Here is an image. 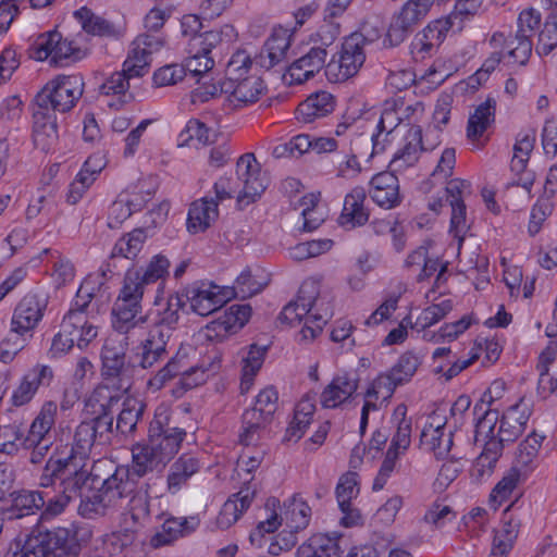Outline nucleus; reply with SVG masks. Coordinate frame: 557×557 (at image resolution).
Returning <instances> with one entry per match:
<instances>
[{
	"instance_id": "1",
	"label": "nucleus",
	"mask_w": 557,
	"mask_h": 557,
	"mask_svg": "<svg viewBox=\"0 0 557 557\" xmlns=\"http://www.w3.org/2000/svg\"><path fill=\"white\" fill-rule=\"evenodd\" d=\"M92 483L94 478L86 468V462L69 460L65 456L50 455L39 478V486L52 487L55 494L50 496L42 516L55 517L62 513L72 500L76 499H81L78 511L83 516L98 512L99 507H113L114 505L96 503L101 487L92 497L88 496Z\"/></svg>"
},
{
	"instance_id": "2",
	"label": "nucleus",
	"mask_w": 557,
	"mask_h": 557,
	"mask_svg": "<svg viewBox=\"0 0 557 557\" xmlns=\"http://www.w3.org/2000/svg\"><path fill=\"white\" fill-rule=\"evenodd\" d=\"M160 444L150 441L136 444L132 449L129 466H119L115 471L102 482L101 493L96 503L116 505L119 500L129 496L140 479L164 467L173 457L165 453Z\"/></svg>"
},
{
	"instance_id": "3",
	"label": "nucleus",
	"mask_w": 557,
	"mask_h": 557,
	"mask_svg": "<svg viewBox=\"0 0 557 557\" xmlns=\"http://www.w3.org/2000/svg\"><path fill=\"white\" fill-rule=\"evenodd\" d=\"M145 342L140 341L127 357V343L117 337H108L100 351V375L104 383H110L119 391L126 392L132 386L133 377L138 370H148L159 363L158 357L147 359L144 354Z\"/></svg>"
},
{
	"instance_id": "4",
	"label": "nucleus",
	"mask_w": 557,
	"mask_h": 557,
	"mask_svg": "<svg viewBox=\"0 0 557 557\" xmlns=\"http://www.w3.org/2000/svg\"><path fill=\"white\" fill-rule=\"evenodd\" d=\"M237 181L222 176L213 185L218 202L237 195L238 205L255 202L267 189L268 178L261 173L253 153L240 156L236 163Z\"/></svg>"
},
{
	"instance_id": "5",
	"label": "nucleus",
	"mask_w": 557,
	"mask_h": 557,
	"mask_svg": "<svg viewBox=\"0 0 557 557\" xmlns=\"http://www.w3.org/2000/svg\"><path fill=\"white\" fill-rule=\"evenodd\" d=\"M21 547L26 557H77L81 552L76 531L62 527L33 531Z\"/></svg>"
},
{
	"instance_id": "6",
	"label": "nucleus",
	"mask_w": 557,
	"mask_h": 557,
	"mask_svg": "<svg viewBox=\"0 0 557 557\" xmlns=\"http://www.w3.org/2000/svg\"><path fill=\"white\" fill-rule=\"evenodd\" d=\"M186 301L182 294H171L164 307L157 310L156 318L151 320V325L145 339L144 354L147 359L158 357L161 361L168 356V342L175 330L180 311L185 307Z\"/></svg>"
},
{
	"instance_id": "7",
	"label": "nucleus",
	"mask_w": 557,
	"mask_h": 557,
	"mask_svg": "<svg viewBox=\"0 0 557 557\" xmlns=\"http://www.w3.org/2000/svg\"><path fill=\"white\" fill-rule=\"evenodd\" d=\"M83 92L82 75H58L35 96L33 107L52 114L66 113L75 107Z\"/></svg>"
},
{
	"instance_id": "8",
	"label": "nucleus",
	"mask_w": 557,
	"mask_h": 557,
	"mask_svg": "<svg viewBox=\"0 0 557 557\" xmlns=\"http://www.w3.org/2000/svg\"><path fill=\"white\" fill-rule=\"evenodd\" d=\"M137 274H125L123 286L113 305V329L120 334H127L132 329L148 322L150 315H137L141 312L144 289L138 286Z\"/></svg>"
},
{
	"instance_id": "9",
	"label": "nucleus",
	"mask_w": 557,
	"mask_h": 557,
	"mask_svg": "<svg viewBox=\"0 0 557 557\" xmlns=\"http://www.w3.org/2000/svg\"><path fill=\"white\" fill-rule=\"evenodd\" d=\"M515 35L505 41L504 58L508 64L525 65L533 49L532 37L541 25V13L533 8L524 9L519 13Z\"/></svg>"
},
{
	"instance_id": "10",
	"label": "nucleus",
	"mask_w": 557,
	"mask_h": 557,
	"mask_svg": "<svg viewBox=\"0 0 557 557\" xmlns=\"http://www.w3.org/2000/svg\"><path fill=\"white\" fill-rule=\"evenodd\" d=\"M34 55L37 60L50 58V64L64 67L81 61L85 51L73 40L63 38L58 30H51L37 37L33 45Z\"/></svg>"
},
{
	"instance_id": "11",
	"label": "nucleus",
	"mask_w": 557,
	"mask_h": 557,
	"mask_svg": "<svg viewBox=\"0 0 557 557\" xmlns=\"http://www.w3.org/2000/svg\"><path fill=\"white\" fill-rule=\"evenodd\" d=\"M278 393L273 386L265 387L256 397L255 406L242 416L243 431L239 442L250 445L258 440L259 431L271 422L277 410Z\"/></svg>"
},
{
	"instance_id": "12",
	"label": "nucleus",
	"mask_w": 557,
	"mask_h": 557,
	"mask_svg": "<svg viewBox=\"0 0 557 557\" xmlns=\"http://www.w3.org/2000/svg\"><path fill=\"white\" fill-rule=\"evenodd\" d=\"M434 2L435 0H408L399 12L393 15L383 40L384 47L394 48L403 44L426 17Z\"/></svg>"
},
{
	"instance_id": "13",
	"label": "nucleus",
	"mask_w": 557,
	"mask_h": 557,
	"mask_svg": "<svg viewBox=\"0 0 557 557\" xmlns=\"http://www.w3.org/2000/svg\"><path fill=\"white\" fill-rule=\"evenodd\" d=\"M187 432L175 424L171 411L165 406L157 407L148 428V441L160 444L162 449L174 457L181 448Z\"/></svg>"
},
{
	"instance_id": "14",
	"label": "nucleus",
	"mask_w": 557,
	"mask_h": 557,
	"mask_svg": "<svg viewBox=\"0 0 557 557\" xmlns=\"http://www.w3.org/2000/svg\"><path fill=\"white\" fill-rule=\"evenodd\" d=\"M185 301H189L191 310L207 317L222 308L233 298L228 287H221L211 282H195L184 289Z\"/></svg>"
},
{
	"instance_id": "15",
	"label": "nucleus",
	"mask_w": 557,
	"mask_h": 557,
	"mask_svg": "<svg viewBox=\"0 0 557 557\" xmlns=\"http://www.w3.org/2000/svg\"><path fill=\"white\" fill-rule=\"evenodd\" d=\"M49 492L35 491V490H21L11 493V503L0 508L1 521H14L27 517L35 516L41 511L40 518L44 517L42 512L49 503Z\"/></svg>"
},
{
	"instance_id": "16",
	"label": "nucleus",
	"mask_w": 557,
	"mask_h": 557,
	"mask_svg": "<svg viewBox=\"0 0 557 557\" xmlns=\"http://www.w3.org/2000/svg\"><path fill=\"white\" fill-rule=\"evenodd\" d=\"M49 304V298L41 292L27 293L15 306L11 325L20 333L33 334L41 322Z\"/></svg>"
},
{
	"instance_id": "17",
	"label": "nucleus",
	"mask_w": 557,
	"mask_h": 557,
	"mask_svg": "<svg viewBox=\"0 0 557 557\" xmlns=\"http://www.w3.org/2000/svg\"><path fill=\"white\" fill-rule=\"evenodd\" d=\"M360 40L358 36L345 38L338 60H331L326 65V76L330 79L344 82L359 72L366 61Z\"/></svg>"
},
{
	"instance_id": "18",
	"label": "nucleus",
	"mask_w": 557,
	"mask_h": 557,
	"mask_svg": "<svg viewBox=\"0 0 557 557\" xmlns=\"http://www.w3.org/2000/svg\"><path fill=\"white\" fill-rule=\"evenodd\" d=\"M453 27L451 17L431 21L421 32L417 33L410 44V52L414 60H424L436 53Z\"/></svg>"
},
{
	"instance_id": "19",
	"label": "nucleus",
	"mask_w": 557,
	"mask_h": 557,
	"mask_svg": "<svg viewBox=\"0 0 557 557\" xmlns=\"http://www.w3.org/2000/svg\"><path fill=\"white\" fill-rule=\"evenodd\" d=\"M54 379V372L47 364L37 363L28 370L21 379L20 384L12 392L11 403L14 407H22L29 404L38 389L48 387Z\"/></svg>"
},
{
	"instance_id": "20",
	"label": "nucleus",
	"mask_w": 557,
	"mask_h": 557,
	"mask_svg": "<svg viewBox=\"0 0 557 557\" xmlns=\"http://www.w3.org/2000/svg\"><path fill=\"white\" fill-rule=\"evenodd\" d=\"M326 57L327 51L325 48L311 47L306 54L295 60L286 69V72L283 74L284 81L288 82L290 85H300L309 81L323 67L326 69Z\"/></svg>"
},
{
	"instance_id": "21",
	"label": "nucleus",
	"mask_w": 557,
	"mask_h": 557,
	"mask_svg": "<svg viewBox=\"0 0 557 557\" xmlns=\"http://www.w3.org/2000/svg\"><path fill=\"white\" fill-rule=\"evenodd\" d=\"M330 314L327 311L324 313L319 312H304L300 309V304L296 300L287 304L278 315L283 323L290 326L300 324L305 319L304 327L300 331L302 339H313L322 332L323 325L326 323Z\"/></svg>"
},
{
	"instance_id": "22",
	"label": "nucleus",
	"mask_w": 557,
	"mask_h": 557,
	"mask_svg": "<svg viewBox=\"0 0 557 557\" xmlns=\"http://www.w3.org/2000/svg\"><path fill=\"white\" fill-rule=\"evenodd\" d=\"M200 525L198 516L169 517L164 520L159 531L151 537L150 544L154 548L171 545L178 539L189 536Z\"/></svg>"
},
{
	"instance_id": "23",
	"label": "nucleus",
	"mask_w": 557,
	"mask_h": 557,
	"mask_svg": "<svg viewBox=\"0 0 557 557\" xmlns=\"http://www.w3.org/2000/svg\"><path fill=\"white\" fill-rule=\"evenodd\" d=\"M149 72V64L136 57L126 58L121 72L113 73L100 87L102 95H124L129 88L133 78L145 76Z\"/></svg>"
},
{
	"instance_id": "24",
	"label": "nucleus",
	"mask_w": 557,
	"mask_h": 557,
	"mask_svg": "<svg viewBox=\"0 0 557 557\" xmlns=\"http://www.w3.org/2000/svg\"><path fill=\"white\" fill-rule=\"evenodd\" d=\"M370 197L383 209H393L400 205L398 177L391 171L375 174L370 181Z\"/></svg>"
},
{
	"instance_id": "25",
	"label": "nucleus",
	"mask_w": 557,
	"mask_h": 557,
	"mask_svg": "<svg viewBox=\"0 0 557 557\" xmlns=\"http://www.w3.org/2000/svg\"><path fill=\"white\" fill-rule=\"evenodd\" d=\"M359 375L356 372H344L335 375L323 389L320 403L324 408H337L348 400L358 389Z\"/></svg>"
},
{
	"instance_id": "26",
	"label": "nucleus",
	"mask_w": 557,
	"mask_h": 557,
	"mask_svg": "<svg viewBox=\"0 0 557 557\" xmlns=\"http://www.w3.org/2000/svg\"><path fill=\"white\" fill-rule=\"evenodd\" d=\"M199 459L189 454H183L169 467L166 473V492L174 496L189 486L190 480L199 472Z\"/></svg>"
},
{
	"instance_id": "27",
	"label": "nucleus",
	"mask_w": 557,
	"mask_h": 557,
	"mask_svg": "<svg viewBox=\"0 0 557 557\" xmlns=\"http://www.w3.org/2000/svg\"><path fill=\"white\" fill-rule=\"evenodd\" d=\"M251 315L249 305H232L216 320L207 325L208 337L224 338L245 326Z\"/></svg>"
},
{
	"instance_id": "28",
	"label": "nucleus",
	"mask_w": 557,
	"mask_h": 557,
	"mask_svg": "<svg viewBox=\"0 0 557 557\" xmlns=\"http://www.w3.org/2000/svg\"><path fill=\"white\" fill-rule=\"evenodd\" d=\"M98 438L92 432V426L87 421H82L76 428L72 446H57L51 455L65 456L69 460L86 462Z\"/></svg>"
},
{
	"instance_id": "29",
	"label": "nucleus",
	"mask_w": 557,
	"mask_h": 557,
	"mask_svg": "<svg viewBox=\"0 0 557 557\" xmlns=\"http://www.w3.org/2000/svg\"><path fill=\"white\" fill-rule=\"evenodd\" d=\"M60 330L66 337H72L79 349L86 348L98 335L97 327L88 321L87 314L77 311H67Z\"/></svg>"
},
{
	"instance_id": "30",
	"label": "nucleus",
	"mask_w": 557,
	"mask_h": 557,
	"mask_svg": "<svg viewBox=\"0 0 557 557\" xmlns=\"http://www.w3.org/2000/svg\"><path fill=\"white\" fill-rule=\"evenodd\" d=\"M367 198L363 187L357 186L345 196L338 223L346 228L364 225L369 220V211L364 207Z\"/></svg>"
},
{
	"instance_id": "31",
	"label": "nucleus",
	"mask_w": 557,
	"mask_h": 557,
	"mask_svg": "<svg viewBox=\"0 0 557 557\" xmlns=\"http://www.w3.org/2000/svg\"><path fill=\"white\" fill-rule=\"evenodd\" d=\"M290 47V35L287 29H275L267 39L258 57L261 67L271 70L283 63Z\"/></svg>"
},
{
	"instance_id": "32",
	"label": "nucleus",
	"mask_w": 557,
	"mask_h": 557,
	"mask_svg": "<svg viewBox=\"0 0 557 557\" xmlns=\"http://www.w3.org/2000/svg\"><path fill=\"white\" fill-rule=\"evenodd\" d=\"M335 109V98L331 92L318 91L310 95L296 109V119L301 123H313L331 114Z\"/></svg>"
},
{
	"instance_id": "33",
	"label": "nucleus",
	"mask_w": 557,
	"mask_h": 557,
	"mask_svg": "<svg viewBox=\"0 0 557 557\" xmlns=\"http://www.w3.org/2000/svg\"><path fill=\"white\" fill-rule=\"evenodd\" d=\"M33 141L42 151H49L58 141L55 114L33 107Z\"/></svg>"
},
{
	"instance_id": "34",
	"label": "nucleus",
	"mask_w": 557,
	"mask_h": 557,
	"mask_svg": "<svg viewBox=\"0 0 557 557\" xmlns=\"http://www.w3.org/2000/svg\"><path fill=\"white\" fill-rule=\"evenodd\" d=\"M530 414L528 406L523 404V399H520L504 412L497 435L507 443L515 442L522 434Z\"/></svg>"
},
{
	"instance_id": "35",
	"label": "nucleus",
	"mask_w": 557,
	"mask_h": 557,
	"mask_svg": "<svg viewBox=\"0 0 557 557\" xmlns=\"http://www.w3.org/2000/svg\"><path fill=\"white\" fill-rule=\"evenodd\" d=\"M255 497V491L249 487L242 488L233 494L222 506L216 524L220 529L225 530L232 527L240 516L250 507Z\"/></svg>"
},
{
	"instance_id": "36",
	"label": "nucleus",
	"mask_w": 557,
	"mask_h": 557,
	"mask_svg": "<svg viewBox=\"0 0 557 557\" xmlns=\"http://www.w3.org/2000/svg\"><path fill=\"white\" fill-rule=\"evenodd\" d=\"M406 144L399 149L392 159L389 166L393 171H404L414 165L419 160L422 146V128L420 126H411L405 137Z\"/></svg>"
},
{
	"instance_id": "37",
	"label": "nucleus",
	"mask_w": 557,
	"mask_h": 557,
	"mask_svg": "<svg viewBox=\"0 0 557 557\" xmlns=\"http://www.w3.org/2000/svg\"><path fill=\"white\" fill-rule=\"evenodd\" d=\"M218 201L213 198H202L191 203L187 216L188 232L196 234L206 231L218 218Z\"/></svg>"
},
{
	"instance_id": "38",
	"label": "nucleus",
	"mask_w": 557,
	"mask_h": 557,
	"mask_svg": "<svg viewBox=\"0 0 557 557\" xmlns=\"http://www.w3.org/2000/svg\"><path fill=\"white\" fill-rule=\"evenodd\" d=\"M420 443L428 450L433 451L437 459H444L448 456L453 442V432L445 434V423L433 425L425 424L421 435Z\"/></svg>"
},
{
	"instance_id": "39",
	"label": "nucleus",
	"mask_w": 557,
	"mask_h": 557,
	"mask_svg": "<svg viewBox=\"0 0 557 557\" xmlns=\"http://www.w3.org/2000/svg\"><path fill=\"white\" fill-rule=\"evenodd\" d=\"M401 117L396 112V101H386L377 122V132L372 135V154L381 153L385 149L386 137L399 125Z\"/></svg>"
},
{
	"instance_id": "40",
	"label": "nucleus",
	"mask_w": 557,
	"mask_h": 557,
	"mask_svg": "<svg viewBox=\"0 0 557 557\" xmlns=\"http://www.w3.org/2000/svg\"><path fill=\"white\" fill-rule=\"evenodd\" d=\"M543 440L544 436L532 433L519 444L512 467L519 470L522 475L528 476L535 468Z\"/></svg>"
},
{
	"instance_id": "41",
	"label": "nucleus",
	"mask_w": 557,
	"mask_h": 557,
	"mask_svg": "<svg viewBox=\"0 0 557 557\" xmlns=\"http://www.w3.org/2000/svg\"><path fill=\"white\" fill-rule=\"evenodd\" d=\"M496 101L487 98L483 103L479 104L474 113L470 115L467 125V137L474 141L478 140L484 132L495 121Z\"/></svg>"
},
{
	"instance_id": "42",
	"label": "nucleus",
	"mask_w": 557,
	"mask_h": 557,
	"mask_svg": "<svg viewBox=\"0 0 557 557\" xmlns=\"http://www.w3.org/2000/svg\"><path fill=\"white\" fill-rule=\"evenodd\" d=\"M74 16L81 23L82 28L89 35L100 37H116L119 32L114 24L104 17L95 14L87 7L74 12Z\"/></svg>"
},
{
	"instance_id": "43",
	"label": "nucleus",
	"mask_w": 557,
	"mask_h": 557,
	"mask_svg": "<svg viewBox=\"0 0 557 557\" xmlns=\"http://www.w3.org/2000/svg\"><path fill=\"white\" fill-rule=\"evenodd\" d=\"M296 557H341V554L335 539L314 534L297 548Z\"/></svg>"
},
{
	"instance_id": "44",
	"label": "nucleus",
	"mask_w": 557,
	"mask_h": 557,
	"mask_svg": "<svg viewBox=\"0 0 557 557\" xmlns=\"http://www.w3.org/2000/svg\"><path fill=\"white\" fill-rule=\"evenodd\" d=\"M58 406L55 401L47 400L42 404L38 414L32 422L28 434L24 438L33 441L41 440L46 436H52L51 431L55 423Z\"/></svg>"
},
{
	"instance_id": "45",
	"label": "nucleus",
	"mask_w": 557,
	"mask_h": 557,
	"mask_svg": "<svg viewBox=\"0 0 557 557\" xmlns=\"http://www.w3.org/2000/svg\"><path fill=\"white\" fill-rule=\"evenodd\" d=\"M251 65V58L246 51L234 53L226 65V78L220 82V91H230L232 86L244 82L246 76H250L248 73Z\"/></svg>"
},
{
	"instance_id": "46",
	"label": "nucleus",
	"mask_w": 557,
	"mask_h": 557,
	"mask_svg": "<svg viewBox=\"0 0 557 557\" xmlns=\"http://www.w3.org/2000/svg\"><path fill=\"white\" fill-rule=\"evenodd\" d=\"M251 65V58L246 51L234 53L226 65V78L220 82V91H230L232 86L244 82L246 76H250L248 73Z\"/></svg>"
},
{
	"instance_id": "47",
	"label": "nucleus",
	"mask_w": 557,
	"mask_h": 557,
	"mask_svg": "<svg viewBox=\"0 0 557 557\" xmlns=\"http://www.w3.org/2000/svg\"><path fill=\"white\" fill-rule=\"evenodd\" d=\"M170 261L169 259L159 253L151 258L145 269H128L125 274H133L138 276L136 280L138 286L145 290V286L156 283L164 278L169 274Z\"/></svg>"
},
{
	"instance_id": "48",
	"label": "nucleus",
	"mask_w": 557,
	"mask_h": 557,
	"mask_svg": "<svg viewBox=\"0 0 557 557\" xmlns=\"http://www.w3.org/2000/svg\"><path fill=\"white\" fill-rule=\"evenodd\" d=\"M145 409L146 404L143 400L134 397L126 398L123 401V408L116 419V430L125 435L135 432Z\"/></svg>"
},
{
	"instance_id": "49",
	"label": "nucleus",
	"mask_w": 557,
	"mask_h": 557,
	"mask_svg": "<svg viewBox=\"0 0 557 557\" xmlns=\"http://www.w3.org/2000/svg\"><path fill=\"white\" fill-rule=\"evenodd\" d=\"M264 89L263 82L258 75L246 76L244 82H238L232 86L230 91H225L230 96L232 102L238 104H248L256 102Z\"/></svg>"
},
{
	"instance_id": "50",
	"label": "nucleus",
	"mask_w": 557,
	"mask_h": 557,
	"mask_svg": "<svg viewBox=\"0 0 557 557\" xmlns=\"http://www.w3.org/2000/svg\"><path fill=\"white\" fill-rule=\"evenodd\" d=\"M147 239L145 228H135L132 232L119 238L111 251V259L123 257L134 260L141 251L144 244Z\"/></svg>"
},
{
	"instance_id": "51",
	"label": "nucleus",
	"mask_w": 557,
	"mask_h": 557,
	"mask_svg": "<svg viewBox=\"0 0 557 557\" xmlns=\"http://www.w3.org/2000/svg\"><path fill=\"white\" fill-rule=\"evenodd\" d=\"M268 278L261 274L252 273L250 269H245L236 278L235 284L230 290L233 297L242 299L250 298L260 293L267 285Z\"/></svg>"
},
{
	"instance_id": "52",
	"label": "nucleus",
	"mask_w": 557,
	"mask_h": 557,
	"mask_svg": "<svg viewBox=\"0 0 557 557\" xmlns=\"http://www.w3.org/2000/svg\"><path fill=\"white\" fill-rule=\"evenodd\" d=\"M117 396H109L107 404H101V411L92 419L86 420L92 426V432L98 438V444H107L110 441V434L113 432V413L111 405L117 403Z\"/></svg>"
},
{
	"instance_id": "53",
	"label": "nucleus",
	"mask_w": 557,
	"mask_h": 557,
	"mask_svg": "<svg viewBox=\"0 0 557 557\" xmlns=\"http://www.w3.org/2000/svg\"><path fill=\"white\" fill-rule=\"evenodd\" d=\"M557 48V8L546 16L537 35L535 52L540 55H548Z\"/></svg>"
},
{
	"instance_id": "54",
	"label": "nucleus",
	"mask_w": 557,
	"mask_h": 557,
	"mask_svg": "<svg viewBox=\"0 0 557 557\" xmlns=\"http://www.w3.org/2000/svg\"><path fill=\"white\" fill-rule=\"evenodd\" d=\"M351 0H329V5L324 10V20H330L329 24L320 27L318 35L324 45L332 44L339 35V26L335 25L332 20L342 15Z\"/></svg>"
},
{
	"instance_id": "55",
	"label": "nucleus",
	"mask_w": 557,
	"mask_h": 557,
	"mask_svg": "<svg viewBox=\"0 0 557 557\" xmlns=\"http://www.w3.org/2000/svg\"><path fill=\"white\" fill-rule=\"evenodd\" d=\"M187 362L185 361V356H181L177 352L174 357H172L166 364L161 368L149 381L148 385L154 389H160L164 386V384L172 380L173 377L184 375L188 370Z\"/></svg>"
},
{
	"instance_id": "56",
	"label": "nucleus",
	"mask_w": 557,
	"mask_h": 557,
	"mask_svg": "<svg viewBox=\"0 0 557 557\" xmlns=\"http://www.w3.org/2000/svg\"><path fill=\"white\" fill-rule=\"evenodd\" d=\"M486 442L484 444L483 451L476 458L475 468L480 472L481 475L484 474L485 469L487 472H491L497 462L498 458L502 456V451L504 449L506 441H503V437L495 435L485 438Z\"/></svg>"
},
{
	"instance_id": "57",
	"label": "nucleus",
	"mask_w": 557,
	"mask_h": 557,
	"mask_svg": "<svg viewBox=\"0 0 557 557\" xmlns=\"http://www.w3.org/2000/svg\"><path fill=\"white\" fill-rule=\"evenodd\" d=\"M311 508L298 496H294L286 507L285 519L295 532L304 530L310 521Z\"/></svg>"
},
{
	"instance_id": "58",
	"label": "nucleus",
	"mask_w": 557,
	"mask_h": 557,
	"mask_svg": "<svg viewBox=\"0 0 557 557\" xmlns=\"http://www.w3.org/2000/svg\"><path fill=\"white\" fill-rule=\"evenodd\" d=\"M267 346H258L252 344L249 346L247 355L243 357V379L242 386L249 385L263 364L264 357L267 354Z\"/></svg>"
},
{
	"instance_id": "59",
	"label": "nucleus",
	"mask_w": 557,
	"mask_h": 557,
	"mask_svg": "<svg viewBox=\"0 0 557 557\" xmlns=\"http://www.w3.org/2000/svg\"><path fill=\"white\" fill-rule=\"evenodd\" d=\"M421 360L411 351L403 354L398 361L389 370L392 377L401 385L409 382L417 372Z\"/></svg>"
},
{
	"instance_id": "60",
	"label": "nucleus",
	"mask_w": 557,
	"mask_h": 557,
	"mask_svg": "<svg viewBox=\"0 0 557 557\" xmlns=\"http://www.w3.org/2000/svg\"><path fill=\"white\" fill-rule=\"evenodd\" d=\"M474 416L478 417L475 424V440L482 436L483 440L495 436L494 429L498 420V410L484 408L482 404H475L473 408Z\"/></svg>"
},
{
	"instance_id": "61",
	"label": "nucleus",
	"mask_w": 557,
	"mask_h": 557,
	"mask_svg": "<svg viewBox=\"0 0 557 557\" xmlns=\"http://www.w3.org/2000/svg\"><path fill=\"white\" fill-rule=\"evenodd\" d=\"M162 45L163 40L159 37L149 34L140 35L133 41V47L127 58L136 57L150 65V55L153 51H158Z\"/></svg>"
},
{
	"instance_id": "62",
	"label": "nucleus",
	"mask_w": 557,
	"mask_h": 557,
	"mask_svg": "<svg viewBox=\"0 0 557 557\" xmlns=\"http://www.w3.org/2000/svg\"><path fill=\"white\" fill-rule=\"evenodd\" d=\"M333 163L337 177L354 178L361 172V165L352 152L337 151L333 157Z\"/></svg>"
},
{
	"instance_id": "63",
	"label": "nucleus",
	"mask_w": 557,
	"mask_h": 557,
	"mask_svg": "<svg viewBox=\"0 0 557 557\" xmlns=\"http://www.w3.org/2000/svg\"><path fill=\"white\" fill-rule=\"evenodd\" d=\"M189 53L190 55L182 64L185 70V76L189 74L191 77H200L214 66V60L202 51L197 52V50H194Z\"/></svg>"
},
{
	"instance_id": "64",
	"label": "nucleus",
	"mask_w": 557,
	"mask_h": 557,
	"mask_svg": "<svg viewBox=\"0 0 557 557\" xmlns=\"http://www.w3.org/2000/svg\"><path fill=\"white\" fill-rule=\"evenodd\" d=\"M528 476L516 468L511 467L509 471L503 476V479L496 484L491 493V497L499 503L506 500L511 492L515 490L517 484L524 481Z\"/></svg>"
}]
</instances>
